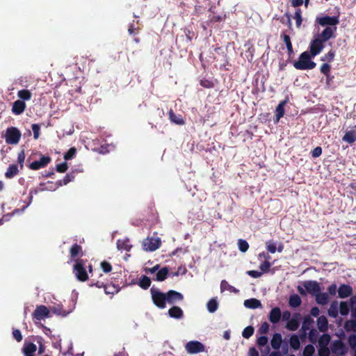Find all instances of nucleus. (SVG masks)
<instances>
[{
  "instance_id": "39448f33",
  "label": "nucleus",
  "mask_w": 356,
  "mask_h": 356,
  "mask_svg": "<svg viewBox=\"0 0 356 356\" xmlns=\"http://www.w3.org/2000/svg\"><path fill=\"white\" fill-rule=\"evenodd\" d=\"M21 136L22 134L17 127H10L6 129L4 137L6 143L16 145L19 143Z\"/></svg>"
},
{
  "instance_id": "ddd939ff",
  "label": "nucleus",
  "mask_w": 356,
  "mask_h": 356,
  "mask_svg": "<svg viewBox=\"0 0 356 356\" xmlns=\"http://www.w3.org/2000/svg\"><path fill=\"white\" fill-rule=\"evenodd\" d=\"M331 349L333 353L340 355H344L347 353V348L341 340L334 341L332 343Z\"/></svg>"
},
{
  "instance_id": "ea45409f",
  "label": "nucleus",
  "mask_w": 356,
  "mask_h": 356,
  "mask_svg": "<svg viewBox=\"0 0 356 356\" xmlns=\"http://www.w3.org/2000/svg\"><path fill=\"white\" fill-rule=\"evenodd\" d=\"M104 292L106 294L114 295L120 291V288L114 284H104Z\"/></svg>"
},
{
  "instance_id": "774afa93",
  "label": "nucleus",
  "mask_w": 356,
  "mask_h": 356,
  "mask_svg": "<svg viewBox=\"0 0 356 356\" xmlns=\"http://www.w3.org/2000/svg\"><path fill=\"white\" fill-rule=\"evenodd\" d=\"M330 354L329 348L319 347L318 356H329Z\"/></svg>"
},
{
  "instance_id": "a878e982",
  "label": "nucleus",
  "mask_w": 356,
  "mask_h": 356,
  "mask_svg": "<svg viewBox=\"0 0 356 356\" xmlns=\"http://www.w3.org/2000/svg\"><path fill=\"white\" fill-rule=\"evenodd\" d=\"M19 168L17 164H11L7 168L5 172V177L7 179H12L19 174Z\"/></svg>"
},
{
  "instance_id": "72a5a7b5",
  "label": "nucleus",
  "mask_w": 356,
  "mask_h": 356,
  "mask_svg": "<svg viewBox=\"0 0 356 356\" xmlns=\"http://www.w3.org/2000/svg\"><path fill=\"white\" fill-rule=\"evenodd\" d=\"M302 300L300 297L297 295L294 294L290 296L289 303V305L292 307H298L301 305Z\"/></svg>"
},
{
  "instance_id": "412c9836",
  "label": "nucleus",
  "mask_w": 356,
  "mask_h": 356,
  "mask_svg": "<svg viewBox=\"0 0 356 356\" xmlns=\"http://www.w3.org/2000/svg\"><path fill=\"white\" fill-rule=\"evenodd\" d=\"M281 38H282L283 41L284 42L286 46L289 58H291L294 54V51L290 36L286 34L285 32H282L281 34Z\"/></svg>"
},
{
  "instance_id": "6e6552de",
  "label": "nucleus",
  "mask_w": 356,
  "mask_h": 356,
  "mask_svg": "<svg viewBox=\"0 0 356 356\" xmlns=\"http://www.w3.org/2000/svg\"><path fill=\"white\" fill-rule=\"evenodd\" d=\"M316 22L322 26L334 28L339 23V19L338 16L325 15L317 17Z\"/></svg>"
},
{
  "instance_id": "f257e3e1",
  "label": "nucleus",
  "mask_w": 356,
  "mask_h": 356,
  "mask_svg": "<svg viewBox=\"0 0 356 356\" xmlns=\"http://www.w3.org/2000/svg\"><path fill=\"white\" fill-rule=\"evenodd\" d=\"M337 31V27H325L324 30L320 33L318 38L313 40L309 45L310 55L312 57L316 56L324 48L323 43L327 42L331 38H335L334 33Z\"/></svg>"
},
{
  "instance_id": "3c124183",
  "label": "nucleus",
  "mask_w": 356,
  "mask_h": 356,
  "mask_svg": "<svg viewBox=\"0 0 356 356\" xmlns=\"http://www.w3.org/2000/svg\"><path fill=\"white\" fill-rule=\"evenodd\" d=\"M76 154V149L75 147H71L70 149L64 154L65 160H71L74 158Z\"/></svg>"
},
{
  "instance_id": "e433bc0d",
  "label": "nucleus",
  "mask_w": 356,
  "mask_h": 356,
  "mask_svg": "<svg viewBox=\"0 0 356 356\" xmlns=\"http://www.w3.org/2000/svg\"><path fill=\"white\" fill-rule=\"evenodd\" d=\"M17 96L22 101H29L31 99L32 94L29 90H20L17 92Z\"/></svg>"
},
{
  "instance_id": "de8ad7c7",
  "label": "nucleus",
  "mask_w": 356,
  "mask_h": 356,
  "mask_svg": "<svg viewBox=\"0 0 356 356\" xmlns=\"http://www.w3.org/2000/svg\"><path fill=\"white\" fill-rule=\"evenodd\" d=\"M254 327L251 325L244 328L242 332V336L245 339H249L254 334Z\"/></svg>"
},
{
  "instance_id": "7ed1b4c3",
  "label": "nucleus",
  "mask_w": 356,
  "mask_h": 356,
  "mask_svg": "<svg viewBox=\"0 0 356 356\" xmlns=\"http://www.w3.org/2000/svg\"><path fill=\"white\" fill-rule=\"evenodd\" d=\"M312 57V56L308 51L302 52L299 56V60L294 62V67L300 70L314 69L316 64L314 61L311 60Z\"/></svg>"
},
{
  "instance_id": "4be33fe9",
  "label": "nucleus",
  "mask_w": 356,
  "mask_h": 356,
  "mask_svg": "<svg viewBox=\"0 0 356 356\" xmlns=\"http://www.w3.org/2000/svg\"><path fill=\"white\" fill-rule=\"evenodd\" d=\"M342 140L349 144L356 141V125L351 129L346 132Z\"/></svg>"
},
{
  "instance_id": "13d9d810",
  "label": "nucleus",
  "mask_w": 356,
  "mask_h": 356,
  "mask_svg": "<svg viewBox=\"0 0 356 356\" xmlns=\"http://www.w3.org/2000/svg\"><path fill=\"white\" fill-rule=\"evenodd\" d=\"M335 56V52L332 50H330L327 54H325L324 56L321 58V60L331 62L334 60Z\"/></svg>"
},
{
  "instance_id": "a18cd8bd",
  "label": "nucleus",
  "mask_w": 356,
  "mask_h": 356,
  "mask_svg": "<svg viewBox=\"0 0 356 356\" xmlns=\"http://www.w3.org/2000/svg\"><path fill=\"white\" fill-rule=\"evenodd\" d=\"M315 353V348L313 345L308 344L307 345L302 353V356H313Z\"/></svg>"
},
{
  "instance_id": "bf43d9fd",
  "label": "nucleus",
  "mask_w": 356,
  "mask_h": 356,
  "mask_svg": "<svg viewBox=\"0 0 356 356\" xmlns=\"http://www.w3.org/2000/svg\"><path fill=\"white\" fill-rule=\"evenodd\" d=\"M68 169V165L66 162L59 163L56 165V170L57 172L63 173L65 172Z\"/></svg>"
},
{
  "instance_id": "f8f14e48",
  "label": "nucleus",
  "mask_w": 356,
  "mask_h": 356,
  "mask_svg": "<svg viewBox=\"0 0 356 356\" xmlns=\"http://www.w3.org/2000/svg\"><path fill=\"white\" fill-rule=\"evenodd\" d=\"M51 159L49 156L41 155L40 159L38 161H34L31 162L29 164V168L31 170H37L46 167L51 162Z\"/></svg>"
},
{
  "instance_id": "f704fd0d",
  "label": "nucleus",
  "mask_w": 356,
  "mask_h": 356,
  "mask_svg": "<svg viewBox=\"0 0 356 356\" xmlns=\"http://www.w3.org/2000/svg\"><path fill=\"white\" fill-rule=\"evenodd\" d=\"M289 343L291 347L295 350H298L300 347V341L299 337L296 334L291 335L289 339Z\"/></svg>"
},
{
  "instance_id": "338daca9",
  "label": "nucleus",
  "mask_w": 356,
  "mask_h": 356,
  "mask_svg": "<svg viewBox=\"0 0 356 356\" xmlns=\"http://www.w3.org/2000/svg\"><path fill=\"white\" fill-rule=\"evenodd\" d=\"M348 344L351 348H356V334H351L348 337Z\"/></svg>"
},
{
  "instance_id": "2f4dec72",
  "label": "nucleus",
  "mask_w": 356,
  "mask_h": 356,
  "mask_svg": "<svg viewBox=\"0 0 356 356\" xmlns=\"http://www.w3.org/2000/svg\"><path fill=\"white\" fill-rule=\"evenodd\" d=\"M168 272H169V270L167 267L162 268L161 270H159L157 272V273L156 275V278L154 279V280L158 281V282L164 281L167 278Z\"/></svg>"
},
{
  "instance_id": "680f3d73",
  "label": "nucleus",
  "mask_w": 356,
  "mask_h": 356,
  "mask_svg": "<svg viewBox=\"0 0 356 356\" xmlns=\"http://www.w3.org/2000/svg\"><path fill=\"white\" fill-rule=\"evenodd\" d=\"M31 128L33 132V138L38 139L40 136V126L38 124H33Z\"/></svg>"
},
{
  "instance_id": "f03ea898",
  "label": "nucleus",
  "mask_w": 356,
  "mask_h": 356,
  "mask_svg": "<svg viewBox=\"0 0 356 356\" xmlns=\"http://www.w3.org/2000/svg\"><path fill=\"white\" fill-rule=\"evenodd\" d=\"M87 268H88L89 273H91L92 272V266L88 262V259H78L74 262L72 272L79 282H83L88 280Z\"/></svg>"
},
{
  "instance_id": "b1692460",
  "label": "nucleus",
  "mask_w": 356,
  "mask_h": 356,
  "mask_svg": "<svg viewBox=\"0 0 356 356\" xmlns=\"http://www.w3.org/2000/svg\"><path fill=\"white\" fill-rule=\"evenodd\" d=\"M168 315L171 318L180 319L184 317V312L179 307L173 306L168 310Z\"/></svg>"
},
{
  "instance_id": "864d4df0",
  "label": "nucleus",
  "mask_w": 356,
  "mask_h": 356,
  "mask_svg": "<svg viewBox=\"0 0 356 356\" xmlns=\"http://www.w3.org/2000/svg\"><path fill=\"white\" fill-rule=\"evenodd\" d=\"M220 288H221V290L222 291H224L225 289H228L230 291H232V292H234V293H236L238 292V291L235 289L234 286L229 285L227 281L225 280H222L221 282V284H220Z\"/></svg>"
},
{
  "instance_id": "aec40b11",
  "label": "nucleus",
  "mask_w": 356,
  "mask_h": 356,
  "mask_svg": "<svg viewBox=\"0 0 356 356\" xmlns=\"http://www.w3.org/2000/svg\"><path fill=\"white\" fill-rule=\"evenodd\" d=\"M26 108V104L24 101L18 99L14 102L12 107V112L15 115L22 114Z\"/></svg>"
},
{
  "instance_id": "49530a36",
  "label": "nucleus",
  "mask_w": 356,
  "mask_h": 356,
  "mask_svg": "<svg viewBox=\"0 0 356 356\" xmlns=\"http://www.w3.org/2000/svg\"><path fill=\"white\" fill-rule=\"evenodd\" d=\"M294 19H296V26L299 28L302 22V11L300 8L296 9L294 15Z\"/></svg>"
},
{
  "instance_id": "bb28decb",
  "label": "nucleus",
  "mask_w": 356,
  "mask_h": 356,
  "mask_svg": "<svg viewBox=\"0 0 356 356\" xmlns=\"http://www.w3.org/2000/svg\"><path fill=\"white\" fill-rule=\"evenodd\" d=\"M317 326L321 332H325L328 329V321L327 318L322 315L320 316L317 319Z\"/></svg>"
},
{
  "instance_id": "09e8293b",
  "label": "nucleus",
  "mask_w": 356,
  "mask_h": 356,
  "mask_svg": "<svg viewBox=\"0 0 356 356\" xmlns=\"http://www.w3.org/2000/svg\"><path fill=\"white\" fill-rule=\"evenodd\" d=\"M238 245L240 251L242 252H245L249 248L248 243L244 239H238Z\"/></svg>"
},
{
  "instance_id": "20e7f679",
  "label": "nucleus",
  "mask_w": 356,
  "mask_h": 356,
  "mask_svg": "<svg viewBox=\"0 0 356 356\" xmlns=\"http://www.w3.org/2000/svg\"><path fill=\"white\" fill-rule=\"evenodd\" d=\"M303 289L302 286H298L297 290L302 296H305L306 293H309L314 296L317 293L321 291L320 284L316 280H307L303 282Z\"/></svg>"
},
{
  "instance_id": "8fccbe9b",
  "label": "nucleus",
  "mask_w": 356,
  "mask_h": 356,
  "mask_svg": "<svg viewBox=\"0 0 356 356\" xmlns=\"http://www.w3.org/2000/svg\"><path fill=\"white\" fill-rule=\"evenodd\" d=\"M35 341H36V342L39 345L38 350V355H42L44 353V351H45V346L42 343L43 339H42V338L41 337H35Z\"/></svg>"
},
{
  "instance_id": "0eeeda50",
  "label": "nucleus",
  "mask_w": 356,
  "mask_h": 356,
  "mask_svg": "<svg viewBox=\"0 0 356 356\" xmlns=\"http://www.w3.org/2000/svg\"><path fill=\"white\" fill-rule=\"evenodd\" d=\"M161 245V240L158 236L147 237L143 242L144 250L153 252L160 248Z\"/></svg>"
},
{
  "instance_id": "4d7b16f0",
  "label": "nucleus",
  "mask_w": 356,
  "mask_h": 356,
  "mask_svg": "<svg viewBox=\"0 0 356 356\" xmlns=\"http://www.w3.org/2000/svg\"><path fill=\"white\" fill-rule=\"evenodd\" d=\"M100 266L102 270L106 273H110L112 270L111 264L106 261H102L100 264Z\"/></svg>"
},
{
  "instance_id": "c03bdc74",
  "label": "nucleus",
  "mask_w": 356,
  "mask_h": 356,
  "mask_svg": "<svg viewBox=\"0 0 356 356\" xmlns=\"http://www.w3.org/2000/svg\"><path fill=\"white\" fill-rule=\"evenodd\" d=\"M350 309L347 302H341L339 306V312L342 316H346L349 313Z\"/></svg>"
},
{
  "instance_id": "cd10ccee",
  "label": "nucleus",
  "mask_w": 356,
  "mask_h": 356,
  "mask_svg": "<svg viewBox=\"0 0 356 356\" xmlns=\"http://www.w3.org/2000/svg\"><path fill=\"white\" fill-rule=\"evenodd\" d=\"M244 306L249 309H257L261 307V303L260 300L256 298H250L244 301Z\"/></svg>"
},
{
  "instance_id": "603ef678",
  "label": "nucleus",
  "mask_w": 356,
  "mask_h": 356,
  "mask_svg": "<svg viewBox=\"0 0 356 356\" xmlns=\"http://www.w3.org/2000/svg\"><path fill=\"white\" fill-rule=\"evenodd\" d=\"M327 314L332 318H337L339 314L337 307L332 303L328 309Z\"/></svg>"
},
{
  "instance_id": "473e14b6",
  "label": "nucleus",
  "mask_w": 356,
  "mask_h": 356,
  "mask_svg": "<svg viewBox=\"0 0 356 356\" xmlns=\"http://www.w3.org/2000/svg\"><path fill=\"white\" fill-rule=\"evenodd\" d=\"M331 340V337L328 334H323L318 339V346L328 348V344L330 343Z\"/></svg>"
},
{
  "instance_id": "c9c22d12",
  "label": "nucleus",
  "mask_w": 356,
  "mask_h": 356,
  "mask_svg": "<svg viewBox=\"0 0 356 356\" xmlns=\"http://www.w3.org/2000/svg\"><path fill=\"white\" fill-rule=\"evenodd\" d=\"M207 307L210 313L215 312L218 307V303L217 300L216 298L210 299L207 304Z\"/></svg>"
},
{
  "instance_id": "58836bf2",
  "label": "nucleus",
  "mask_w": 356,
  "mask_h": 356,
  "mask_svg": "<svg viewBox=\"0 0 356 356\" xmlns=\"http://www.w3.org/2000/svg\"><path fill=\"white\" fill-rule=\"evenodd\" d=\"M138 284L143 289H147L150 286L151 280L146 275H142Z\"/></svg>"
},
{
  "instance_id": "393cba45",
  "label": "nucleus",
  "mask_w": 356,
  "mask_h": 356,
  "mask_svg": "<svg viewBox=\"0 0 356 356\" xmlns=\"http://www.w3.org/2000/svg\"><path fill=\"white\" fill-rule=\"evenodd\" d=\"M316 302L318 305H325L329 302V296L327 293H321V291L315 296Z\"/></svg>"
},
{
  "instance_id": "a19ab883",
  "label": "nucleus",
  "mask_w": 356,
  "mask_h": 356,
  "mask_svg": "<svg viewBox=\"0 0 356 356\" xmlns=\"http://www.w3.org/2000/svg\"><path fill=\"white\" fill-rule=\"evenodd\" d=\"M117 246L119 250L127 251L129 250L131 247L128 239L118 240L117 241Z\"/></svg>"
},
{
  "instance_id": "37998d69",
  "label": "nucleus",
  "mask_w": 356,
  "mask_h": 356,
  "mask_svg": "<svg viewBox=\"0 0 356 356\" xmlns=\"http://www.w3.org/2000/svg\"><path fill=\"white\" fill-rule=\"evenodd\" d=\"M344 327L346 331L356 332V320H349L345 323Z\"/></svg>"
},
{
  "instance_id": "c85d7f7f",
  "label": "nucleus",
  "mask_w": 356,
  "mask_h": 356,
  "mask_svg": "<svg viewBox=\"0 0 356 356\" xmlns=\"http://www.w3.org/2000/svg\"><path fill=\"white\" fill-rule=\"evenodd\" d=\"M168 115H169V119L170 120V121L176 124H178V125H183L184 124L185 122L184 120V119L181 118V115H177L174 111L170 109L168 112Z\"/></svg>"
},
{
  "instance_id": "9b49d317",
  "label": "nucleus",
  "mask_w": 356,
  "mask_h": 356,
  "mask_svg": "<svg viewBox=\"0 0 356 356\" xmlns=\"http://www.w3.org/2000/svg\"><path fill=\"white\" fill-rule=\"evenodd\" d=\"M185 348L188 353L196 354L204 351V346L198 341H190L186 344Z\"/></svg>"
},
{
  "instance_id": "a211bd4d",
  "label": "nucleus",
  "mask_w": 356,
  "mask_h": 356,
  "mask_svg": "<svg viewBox=\"0 0 356 356\" xmlns=\"http://www.w3.org/2000/svg\"><path fill=\"white\" fill-rule=\"evenodd\" d=\"M36 350L37 346L32 342H25L22 350L24 356H34Z\"/></svg>"
},
{
  "instance_id": "7c9ffc66",
  "label": "nucleus",
  "mask_w": 356,
  "mask_h": 356,
  "mask_svg": "<svg viewBox=\"0 0 356 356\" xmlns=\"http://www.w3.org/2000/svg\"><path fill=\"white\" fill-rule=\"evenodd\" d=\"M51 311L56 315L66 316L71 311H65L63 309V307L60 305H56L51 307Z\"/></svg>"
},
{
  "instance_id": "c756f323",
  "label": "nucleus",
  "mask_w": 356,
  "mask_h": 356,
  "mask_svg": "<svg viewBox=\"0 0 356 356\" xmlns=\"http://www.w3.org/2000/svg\"><path fill=\"white\" fill-rule=\"evenodd\" d=\"M261 256L265 257L266 260L260 264L259 268L261 270L262 273H267L269 271L270 268L271 266V264L270 263V261H268V259H269L270 258V257L268 254H267V256H266L264 252L259 254V257H261Z\"/></svg>"
},
{
  "instance_id": "6e6d98bb",
  "label": "nucleus",
  "mask_w": 356,
  "mask_h": 356,
  "mask_svg": "<svg viewBox=\"0 0 356 356\" xmlns=\"http://www.w3.org/2000/svg\"><path fill=\"white\" fill-rule=\"evenodd\" d=\"M200 83L205 88H212L214 87V83L211 80L207 79H201Z\"/></svg>"
},
{
  "instance_id": "1a4fd4ad",
  "label": "nucleus",
  "mask_w": 356,
  "mask_h": 356,
  "mask_svg": "<svg viewBox=\"0 0 356 356\" xmlns=\"http://www.w3.org/2000/svg\"><path fill=\"white\" fill-rule=\"evenodd\" d=\"M84 252L82 246L74 243L69 249V258L70 261L76 262L78 259H83L82 257Z\"/></svg>"
},
{
  "instance_id": "052dcab7",
  "label": "nucleus",
  "mask_w": 356,
  "mask_h": 356,
  "mask_svg": "<svg viewBox=\"0 0 356 356\" xmlns=\"http://www.w3.org/2000/svg\"><path fill=\"white\" fill-rule=\"evenodd\" d=\"M25 160V153L24 150H22L19 152L17 156V162L19 163L20 169H22L24 167V163Z\"/></svg>"
},
{
  "instance_id": "4468645a",
  "label": "nucleus",
  "mask_w": 356,
  "mask_h": 356,
  "mask_svg": "<svg viewBox=\"0 0 356 356\" xmlns=\"http://www.w3.org/2000/svg\"><path fill=\"white\" fill-rule=\"evenodd\" d=\"M167 302L169 304H174L177 301H182L184 300V296L176 291L170 290L166 293Z\"/></svg>"
},
{
  "instance_id": "0e129e2a",
  "label": "nucleus",
  "mask_w": 356,
  "mask_h": 356,
  "mask_svg": "<svg viewBox=\"0 0 356 356\" xmlns=\"http://www.w3.org/2000/svg\"><path fill=\"white\" fill-rule=\"evenodd\" d=\"M269 330V324L267 322H264L259 328V332L261 334L268 333Z\"/></svg>"
},
{
  "instance_id": "423d86ee",
  "label": "nucleus",
  "mask_w": 356,
  "mask_h": 356,
  "mask_svg": "<svg viewBox=\"0 0 356 356\" xmlns=\"http://www.w3.org/2000/svg\"><path fill=\"white\" fill-rule=\"evenodd\" d=\"M150 291L154 304L160 309H164L166 306L167 302L165 293L154 288H152Z\"/></svg>"
},
{
  "instance_id": "2eb2a0df",
  "label": "nucleus",
  "mask_w": 356,
  "mask_h": 356,
  "mask_svg": "<svg viewBox=\"0 0 356 356\" xmlns=\"http://www.w3.org/2000/svg\"><path fill=\"white\" fill-rule=\"evenodd\" d=\"M300 314L296 313L293 317L289 320L286 325V328L291 331H296L300 325Z\"/></svg>"
},
{
  "instance_id": "9d476101",
  "label": "nucleus",
  "mask_w": 356,
  "mask_h": 356,
  "mask_svg": "<svg viewBox=\"0 0 356 356\" xmlns=\"http://www.w3.org/2000/svg\"><path fill=\"white\" fill-rule=\"evenodd\" d=\"M32 316L34 322L36 323L38 321L49 317V310L44 305L37 306L32 314Z\"/></svg>"
},
{
  "instance_id": "e2e57ef3",
  "label": "nucleus",
  "mask_w": 356,
  "mask_h": 356,
  "mask_svg": "<svg viewBox=\"0 0 356 356\" xmlns=\"http://www.w3.org/2000/svg\"><path fill=\"white\" fill-rule=\"evenodd\" d=\"M330 70H331V66L330 65H329L328 63H323L321 66V72L322 74H323L324 75H327L328 74H330Z\"/></svg>"
},
{
  "instance_id": "79ce46f5",
  "label": "nucleus",
  "mask_w": 356,
  "mask_h": 356,
  "mask_svg": "<svg viewBox=\"0 0 356 356\" xmlns=\"http://www.w3.org/2000/svg\"><path fill=\"white\" fill-rule=\"evenodd\" d=\"M74 179V175L72 173L67 174L63 179L58 180L57 181V185L59 186L66 185L70 181Z\"/></svg>"
},
{
  "instance_id": "dca6fc26",
  "label": "nucleus",
  "mask_w": 356,
  "mask_h": 356,
  "mask_svg": "<svg viewBox=\"0 0 356 356\" xmlns=\"http://www.w3.org/2000/svg\"><path fill=\"white\" fill-rule=\"evenodd\" d=\"M289 102V98L286 97L284 100L280 102L279 104L275 108V119L274 120L275 123H277L280 118H282L284 115V107L286 104Z\"/></svg>"
},
{
  "instance_id": "5fc2aeb1",
  "label": "nucleus",
  "mask_w": 356,
  "mask_h": 356,
  "mask_svg": "<svg viewBox=\"0 0 356 356\" xmlns=\"http://www.w3.org/2000/svg\"><path fill=\"white\" fill-rule=\"evenodd\" d=\"M318 337V332L316 329H312L309 333V339L312 343H316Z\"/></svg>"
},
{
  "instance_id": "5701e85b",
  "label": "nucleus",
  "mask_w": 356,
  "mask_h": 356,
  "mask_svg": "<svg viewBox=\"0 0 356 356\" xmlns=\"http://www.w3.org/2000/svg\"><path fill=\"white\" fill-rule=\"evenodd\" d=\"M270 344L274 350H278L282 344V337L280 333H275L271 339Z\"/></svg>"
},
{
  "instance_id": "69168bd1",
  "label": "nucleus",
  "mask_w": 356,
  "mask_h": 356,
  "mask_svg": "<svg viewBox=\"0 0 356 356\" xmlns=\"http://www.w3.org/2000/svg\"><path fill=\"white\" fill-rule=\"evenodd\" d=\"M268 343V337L266 336H261L257 338V343L259 346H264Z\"/></svg>"
},
{
  "instance_id": "6ab92c4d",
  "label": "nucleus",
  "mask_w": 356,
  "mask_h": 356,
  "mask_svg": "<svg viewBox=\"0 0 356 356\" xmlns=\"http://www.w3.org/2000/svg\"><path fill=\"white\" fill-rule=\"evenodd\" d=\"M282 317L281 309L278 307H275L271 309L269 314L268 319L272 323H277Z\"/></svg>"
},
{
  "instance_id": "f3484780",
  "label": "nucleus",
  "mask_w": 356,
  "mask_h": 356,
  "mask_svg": "<svg viewBox=\"0 0 356 356\" xmlns=\"http://www.w3.org/2000/svg\"><path fill=\"white\" fill-rule=\"evenodd\" d=\"M337 292L340 298H346L352 295L353 288L348 284H342L339 286Z\"/></svg>"
},
{
  "instance_id": "4c0bfd02",
  "label": "nucleus",
  "mask_w": 356,
  "mask_h": 356,
  "mask_svg": "<svg viewBox=\"0 0 356 356\" xmlns=\"http://www.w3.org/2000/svg\"><path fill=\"white\" fill-rule=\"evenodd\" d=\"M314 323V320L312 318V317L309 315L305 316L303 319V323L302 325V330L304 332H306L307 330L310 329V327Z\"/></svg>"
}]
</instances>
